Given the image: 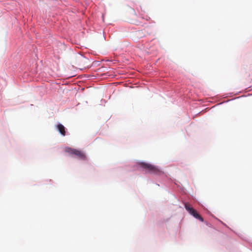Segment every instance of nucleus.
Segmentation results:
<instances>
[{
  "instance_id": "nucleus-1",
  "label": "nucleus",
  "mask_w": 252,
  "mask_h": 252,
  "mask_svg": "<svg viewBox=\"0 0 252 252\" xmlns=\"http://www.w3.org/2000/svg\"><path fill=\"white\" fill-rule=\"evenodd\" d=\"M138 164L146 172L154 174L156 175H159L163 173V172L158 166L151 164L150 163L141 162H139Z\"/></svg>"
},
{
  "instance_id": "nucleus-2",
  "label": "nucleus",
  "mask_w": 252,
  "mask_h": 252,
  "mask_svg": "<svg viewBox=\"0 0 252 252\" xmlns=\"http://www.w3.org/2000/svg\"><path fill=\"white\" fill-rule=\"evenodd\" d=\"M65 151L70 155H75L79 159L85 160L86 158L85 154L82 151L67 147L65 149Z\"/></svg>"
},
{
  "instance_id": "nucleus-3",
  "label": "nucleus",
  "mask_w": 252,
  "mask_h": 252,
  "mask_svg": "<svg viewBox=\"0 0 252 252\" xmlns=\"http://www.w3.org/2000/svg\"><path fill=\"white\" fill-rule=\"evenodd\" d=\"M185 207L188 212L193 216L195 218L203 222L204 220L203 218L198 214L197 211L193 208L191 207L190 206L188 203H185Z\"/></svg>"
},
{
  "instance_id": "nucleus-4",
  "label": "nucleus",
  "mask_w": 252,
  "mask_h": 252,
  "mask_svg": "<svg viewBox=\"0 0 252 252\" xmlns=\"http://www.w3.org/2000/svg\"><path fill=\"white\" fill-rule=\"evenodd\" d=\"M56 127L58 129L60 133L63 135L65 136V130L64 126L62 124H58L56 126Z\"/></svg>"
}]
</instances>
